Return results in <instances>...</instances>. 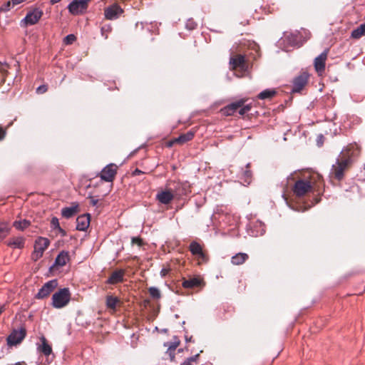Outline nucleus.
Wrapping results in <instances>:
<instances>
[{
    "instance_id": "obj_1",
    "label": "nucleus",
    "mask_w": 365,
    "mask_h": 365,
    "mask_svg": "<svg viewBox=\"0 0 365 365\" xmlns=\"http://www.w3.org/2000/svg\"><path fill=\"white\" fill-rule=\"evenodd\" d=\"M321 176L318 174L310 175L307 178L297 180L293 187V192L297 197H303L312 191L317 180H320Z\"/></svg>"
},
{
    "instance_id": "obj_2",
    "label": "nucleus",
    "mask_w": 365,
    "mask_h": 365,
    "mask_svg": "<svg viewBox=\"0 0 365 365\" xmlns=\"http://www.w3.org/2000/svg\"><path fill=\"white\" fill-rule=\"evenodd\" d=\"M246 101V98H241L224 107L221 109V112L225 115H232L239 109V114L244 115L252 108L251 104H245Z\"/></svg>"
},
{
    "instance_id": "obj_3",
    "label": "nucleus",
    "mask_w": 365,
    "mask_h": 365,
    "mask_svg": "<svg viewBox=\"0 0 365 365\" xmlns=\"http://www.w3.org/2000/svg\"><path fill=\"white\" fill-rule=\"evenodd\" d=\"M361 154V147L356 143L347 145L341 152L339 157L351 166Z\"/></svg>"
},
{
    "instance_id": "obj_4",
    "label": "nucleus",
    "mask_w": 365,
    "mask_h": 365,
    "mask_svg": "<svg viewBox=\"0 0 365 365\" xmlns=\"http://www.w3.org/2000/svg\"><path fill=\"white\" fill-rule=\"evenodd\" d=\"M168 190L173 193L175 198H180L191 192V186L188 182L169 180L167 182Z\"/></svg>"
},
{
    "instance_id": "obj_5",
    "label": "nucleus",
    "mask_w": 365,
    "mask_h": 365,
    "mask_svg": "<svg viewBox=\"0 0 365 365\" xmlns=\"http://www.w3.org/2000/svg\"><path fill=\"white\" fill-rule=\"evenodd\" d=\"M71 293L68 288L61 289L52 296V306L61 309L66 306L70 302Z\"/></svg>"
},
{
    "instance_id": "obj_6",
    "label": "nucleus",
    "mask_w": 365,
    "mask_h": 365,
    "mask_svg": "<svg viewBox=\"0 0 365 365\" xmlns=\"http://www.w3.org/2000/svg\"><path fill=\"white\" fill-rule=\"evenodd\" d=\"M351 167L345 160L341 159L339 157L336 159V163L331 167V175L336 180L340 181L344 177V173Z\"/></svg>"
},
{
    "instance_id": "obj_7",
    "label": "nucleus",
    "mask_w": 365,
    "mask_h": 365,
    "mask_svg": "<svg viewBox=\"0 0 365 365\" xmlns=\"http://www.w3.org/2000/svg\"><path fill=\"white\" fill-rule=\"evenodd\" d=\"M91 0H73L68 6V11L74 16L81 15L87 11Z\"/></svg>"
},
{
    "instance_id": "obj_8",
    "label": "nucleus",
    "mask_w": 365,
    "mask_h": 365,
    "mask_svg": "<svg viewBox=\"0 0 365 365\" xmlns=\"http://www.w3.org/2000/svg\"><path fill=\"white\" fill-rule=\"evenodd\" d=\"M50 245V241L48 239L45 237H38L34 245V250L32 253V259L34 261H37L40 259L44 252V251L48 248Z\"/></svg>"
},
{
    "instance_id": "obj_9",
    "label": "nucleus",
    "mask_w": 365,
    "mask_h": 365,
    "mask_svg": "<svg viewBox=\"0 0 365 365\" xmlns=\"http://www.w3.org/2000/svg\"><path fill=\"white\" fill-rule=\"evenodd\" d=\"M230 66L232 70H239L240 71H246L248 68L247 61L245 56L241 54L232 56L230 59Z\"/></svg>"
},
{
    "instance_id": "obj_10",
    "label": "nucleus",
    "mask_w": 365,
    "mask_h": 365,
    "mask_svg": "<svg viewBox=\"0 0 365 365\" xmlns=\"http://www.w3.org/2000/svg\"><path fill=\"white\" fill-rule=\"evenodd\" d=\"M42 15L43 11L38 9H35L28 12L25 18L21 21V26H27L36 24L40 20Z\"/></svg>"
},
{
    "instance_id": "obj_11",
    "label": "nucleus",
    "mask_w": 365,
    "mask_h": 365,
    "mask_svg": "<svg viewBox=\"0 0 365 365\" xmlns=\"http://www.w3.org/2000/svg\"><path fill=\"white\" fill-rule=\"evenodd\" d=\"M26 331L25 328H21L19 330H14L7 337V344L9 346H15L20 344L25 338Z\"/></svg>"
},
{
    "instance_id": "obj_12",
    "label": "nucleus",
    "mask_w": 365,
    "mask_h": 365,
    "mask_svg": "<svg viewBox=\"0 0 365 365\" xmlns=\"http://www.w3.org/2000/svg\"><path fill=\"white\" fill-rule=\"evenodd\" d=\"M57 280L53 279L47 282L44 285L39 289L38 292L36 295V298L38 299H44L48 297L50 294L57 287Z\"/></svg>"
},
{
    "instance_id": "obj_13",
    "label": "nucleus",
    "mask_w": 365,
    "mask_h": 365,
    "mask_svg": "<svg viewBox=\"0 0 365 365\" xmlns=\"http://www.w3.org/2000/svg\"><path fill=\"white\" fill-rule=\"evenodd\" d=\"M309 74L307 72H302L295 77L293 81V88L292 91L294 93L300 92L307 84Z\"/></svg>"
},
{
    "instance_id": "obj_14",
    "label": "nucleus",
    "mask_w": 365,
    "mask_h": 365,
    "mask_svg": "<svg viewBox=\"0 0 365 365\" xmlns=\"http://www.w3.org/2000/svg\"><path fill=\"white\" fill-rule=\"evenodd\" d=\"M117 169L115 164L110 163L106 165L101 172V178L106 182H112L117 173Z\"/></svg>"
},
{
    "instance_id": "obj_15",
    "label": "nucleus",
    "mask_w": 365,
    "mask_h": 365,
    "mask_svg": "<svg viewBox=\"0 0 365 365\" xmlns=\"http://www.w3.org/2000/svg\"><path fill=\"white\" fill-rule=\"evenodd\" d=\"M123 13V9L118 4H113L106 8L104 10L105 17L108 20L116 19Z\"/></svg>"
},
{
    "instance_id": "obj_16",
    "label": "nucleus",
    "mask_w": 365,
    "mask_h": 365,
    "mask_svg": "<svg viewBox=\"0 0 365 365\" xmlns=\"http://www.w3.org/2000/svg\"><path fill=\"white\" fill-rule=\"evenodd\" d=\"M328 56V50H325L319 56L315 58L314 66L316 71L321 74L325 71L326 61Z\"/></svg>"
},
{
    "instance_id": "obj_17",
    "label": "nucleus",
    "mask_w": 365,
    "mask_h": 365,
    "mask_svg": "<svg viewBox=\"0 0 365 365\" xmlns=\"http://www.w3.org/2000/svg\"><path fill=\"white\" fill-rule=\"evenodd\" d=\"M175 198L173 193L168 190V185H165L164 190L160 191L156 195V199L162 204L168 205Z\"/></svg>"
},
{
    "instance_id": "obj_18",
    "label": "nucleus",
    "mask_w": 365,
    "mask_h": 365,
    "mask_svg": "<svg viewBox=\"0 0 365 365\" xmlns=\"http://www.w3.org/2000/svg\"><path fill=\"white\" fill-rule=\"evenodd\" d=\"M91 222V215L89 214H83L78 216L76 219V230L79 231H86Z\"/></svg>"
},
{
    "instance_id": "obj_19",
    "label": "nucleus",
    "mask_w": 365,
    "mask_h": 365,
    "mask_svg": "<svg viewBox=\"0 0 365 365\" xmlns=\"http://www.w3.org/2000/svg\"><path fill=\"white\" fill-rule=\"evenodd\" d=\"M125 270L116 269L112 272L109 278L107 279L106 283L108 284H116L123 282L124 280Z\"/></svg>"
},
{
    "instance_id": "obj_20",
    "label": "nucleus",
    "mask_w": 365,
    "mask_h": 365,
    "mask_svg": "<svg viewBox=\"0 0 365 365\" xmlns=\"http://www.w3.org/2000/svg\"><path fill=\"white\" fill-rule=\"evenodd\" d=\"M79 205L77 202L72 203L71 207H66L61 210V215L63 217L68 219L79 212Z\"/></svg>"
},
{
    "instance_id": "obj_21",
    "label": "nucleus",
    "mask_w": 365,
    "mask_h": 365,
    "mask_svg": "<svg viewBox=\"0 0 365 365\" xmlns=\"http://www.w3.org/2000/svg\"><path fill=\"white\" fill-rule=\"evenodd\" d=\"M203 284V280L199 277H192L188 279H183L182 281V287L184 288L187 289H192L195 287H201V285Z\"/></svg>"
},
{
    "instance_id": "obj_22",
    "label": "nucleus",
    "mask_w": 365,
    "mask_h": 365,
    "mask_svg": "<svg viewBox=\"0 0 365 365\" xmlns=\"http://www.w3.org/2000/svg\"><path fill=\"white\" fill-rule=\"evenodd\" d=\"M41 344L38 346V350L45 356H49L52 353V347L48 344V340L45 336H42L40 338Z\"/></svg>"
},
{
    "instance_id": "obj_23",
    "label": "nucleus",
    "mask_w": 365,
    "mask_h": 365,
    "mask_svg": "<svg viewBox=\"0 0 365 365\" xmlns=\"http://www.w3.org/2000/svg\"><path fill=\"white\" fill-rule=\"evenodd\" d=\"M106 304L108 309L115 311L117 307L120 305V299L113 295H107L106 299Z\"/></svg>"
},
{
    "instance_id": "obj_24",
    "label": "nucleus",
    "mask_w": 365,
    "mask_h": 365,
    "mask_svg": "<svg viewBox=\"0 0 365 365\" xmlns=\"http://www.w3.org/2000/svg\"><path fill=\"white\" fill-rule=\"evenodd\" d=\"M69 259L70 257L68 252L66 251H62L56 257L54 265L58 267H63L66 264Z\"/></svg>"
},
{
    "instance_id": "obj_25",
    "label": "nucleus",
    "mask_w": 365,
    "mask_h": 365,
    "mask_svg": "<svg viewBox=\"0 0 365 365\" xmlns=\"http://www.w3.org/2000/svg\"><path fill=\"white\" fill-rule=\"evenodd\" d=\"M195 136V132L190 130L186 133L181 134L179 137L175 138V141H177V144L183 145L185 143L190 141Z\"/></svg>"
},
{
    "instance_id": "obj_26",
    "label": "nucleus",
    "mask_w": 365,
    "mask_h": 365,
    "mask_svg": "<svg viewBox=\"0 0 365 365\" xmlns=\"http://www.w3.org/2000/svg\"><path fill=\"white\" fill-rule=\"evenodd\" d=\"M25 239L22 237L11 238L7 242L8 246L21 249L24 247Z\"/></svg>"
},
{
    "instance_id": "obj_27",
    "label": "nucleus",
    "mask_w": 365,
    "mask_h": 365,
    "mask_svg": "<svg viewBox=\"0 0 365 365\" xmlns=\"http://www.w3.org/2000/svg\"><path fill=\"white\" fill-rule=\"evenodd\" d=\"M277 95V91L274 89H266L260 92L257 98L260 100H271Z\"/></svg>"
},
{
    "instance_id": "obj_28",
    "label": "nucleus",
    "mask_w": 365,
    "mask_h": 365,
    "mask_svg": "<svg viewBox=\"0 0 365 365\" xmlns=\"http://www.w3.org/2000/svg\"><path fill=\"white\" fill-rule=\"evenodd\" d=\"M249 256L246 253H237L235 256H233L231 259V262L234 265H241L247 259Z\"/></svg>"
},
{
    "instance_id": "obj_29",
    "label": "nucleus",
    "mask_w": 365,
    "mask_h": 365,
    "mask_svg": "<svg viewBox=\"0 0 365 365\" xmlns=\"http://www.w3.org/2000/svg\"><path fill=\"white\" fill-rule=\"evenodd\" d=\"M31 225V222L29 220H16L13 222V227H15L16 230L20 231H24L29 227H30Z\"/></svg>"
},
{
    "instance_id": "obj_30",
    "label": "nucleus",
    "mask_w": 365,
    "mask_h": 365,
    "mask_svg": "<svg viewBox=\"0 0 365 365\" xmlns=\"http://www.w3.org/2000/svg\"><path fill=\"white\" fill-rule=\"evenodd\" d=\"M11 227L6 222H0V242L10 233Z\"/></svg>"
},
{
    "instance_id": "obj_31",
    "label": "nucleus",
    "mask_w": 365,
    "mask_h": 365,
    "mask_svg": "<svg viewBox=\"0 0 365 365\" xmlns=\"http://www.w3.org/2000/svg\"><path fill=\"white\" fill-rule=\"evenodd\" d=\"M365 35V24L360 25L356 29L353 30L351 34V38L358 39Z\"/></svg>"
},
{
    "instance_id": "obj_32",
    "label": "nucleus",
    "mask_w": 365,
    "mask_h": 365,
    "mask_svg": "<svg viewBox=\"0 0 365 365\" xmlns=\"http://www.w3.org/2000/svg\"><path fill=\"white\" fill-rule=\"evenodd\" d=\"M189 250L193 255H198L203 252L202 246L197 242H192L190 244Z\"/></svg>"
},
{
    "instance_id": "obj_33",
    "label": "nucleus",
    "mask_w": 365,
    "mask_h": 365,
    "mask_svg": "<svg viewBox=\"0 0 365 365\" xmlns=\"http://www.w3.org/2000/svg\"><path fill=\"white\" fill-rule=\"evenodd\" d=\"M148 292L152 298L155 299H158L161 297V294L160 290L154 287H151L148 289Z\"/></svg>"
},
{
    "instance_id": "obj_34",
    "label": "nucleus",
    "mask_w": 365,
    "mask_h": 365,
    "mask_svg": "<svg viewBox=\"0 0 365 365\" xmlns=\"http://www.w3.org/2000/svg\"><path fill=\"white\" fill-rule=\"evenodd\" d=\"M111 31L112 27L110 24L105 25L101 29V35L104 36L105 38H108V35Z\"/></svg>"
},
{
    "instance_id": "obj_35",
    "label": "nucleus",
    "mask_w": 365,
    "mask_h": 365,
    "mask_svg": "<svg viewBox=\"0 0 365 365\" xmlns=\"http://www.w3.org/2000/svg\"><path fill=\"white\" fill-rule=\"evenodd\" d=\"M196 256L199 264L207 262L208 261V257L204 252H202L201 254H199L198 255Z\"/></svg>"
},
{
    "instance_id": "obj_36",
    "label": "nucleus",
    "mask_w": 365,
    "mask_h": 365,
    "mask_svg": "<svg viewBox=\"0 0 365 365\" xmlns=\"http://www.w3.org/2000/svg\"><path fill=\"white\" fill-rule=\"evenodd\" d=\"M76 40V37L73 34H69L64 38V43L67 45L72 44Z\"/></svg>"
},
{
    "instance_id": "obj_37",
    "label": "nucleus",
    "mask_w": 365,
    "mask_h": 365,
    "mask_svg": "<svg viewBox=\"0 0 365 365\" xmlns=\"http://www.w3.org/2000/svg\"><path fill=\"white\" fill-rule=\"evenodd\" d=\"M132 245H137L138 247H141L144 245L143 239L139 237H133L131 239Z\"/></svg>"
},
{
    "instance_id": "obj_38",
    "label": "nucleus",
    "mask_w": 365,
    "mask_h": 365,
    "mask_svg": "<svg viewBox=\"0 0 365 365\" xmlns=\"http://www.w3.org/2000/svg\"><path fill=\"white\" fill-rule=\"evenodd\" d=\"M196 26L197 24L192 19H188L185 24V27L189 30H193Z\"/></svg>"
},
{
    "instance_id": "obj_39",
    "label": "nucleus",
    "mask_w": 365,
    "mask_h": 365,
    "mask_svg": "<svg viewBox=\"0 0 365 365\" xmlns=\"http://www.w3.org/2000/svg\"><path fill=\"white\" fill-rule=\"evenodd\" d=\"M198 357L199 354H196L194 356L190 357L186 361H185L181 365H192V362H196Z\"/></svg>"
},
{
    "instance_id": "obj_40",
    "label": "nucleus",
    "mask_w": 365,
    "mask_h": 365,
    "mask_svg": "<svg viewBox=\"0 0 365 365\" xmlns=\"http://www.w3.org/2000/svg\"><path fill=\"white\" fill-rule=\"evenodd\" d=\"M47 90H48L47 86L42 85V86H38L36 88V93L38 94H43V93H46L47 91Z\"/></svg>"
},
{
    "instance_id": "obj_41",
    "label": "nucleus",
    "mask_w": 365,
    "mask_h": 365,
    "mask_svg": "<svg viewBox=\"0 0 365 365\" xmlns=\"http://www.w3.org/2000/svg\"><path fill=\"white\" fill-rule=\"evenodd\" d=\"M51 223V225L55 229H60V225H59L58 219L57 217H53Z\"/></svg>"
},
{
    "instance_id": "obj_42",
    "label": "nucleus",
    "mask_w": 365,
    "mask_h": 365,
    "mask_svg": "<svg viewBox=\"0 0 365 365\" xmlns=\"http://www.w3.org/2000/svg\"><path fill=\"white\" fill-rule=\"evenodd\" d=\"M11 4H12L11 1L6 2L0 8V10L1 11H7L10 10Z\"/></svg>"
},
{
    "instance_id": "obj_43",
    "label": "nucleus",
    "mask_w": 365,
    "mask_h": 365,
    "mask_svg": "<svg viewBox=\"0 0 365 365\" xmlns=\"http://www.w3.org/2000/svg\"><path fill=\"white\" fill-rule=\"evenodd\" d=\"M6 135V129L0 125V141L3 140Z\"/></svg>"
},
{
    "instance_id": "obj_44",
    "label": "nucleus",
    "mask_w": 365,
    "mask_h": 365,
    "mask_svg": "<svg viewBox=\"0 0 365 365\" xmlns=\"http://www.w3.org/2000/svg\"><path fill=\"white\" fill-rule=\"evenodd\" d=\"M90 204L92 205L93 206H96L98 202V200L95 198L94 197H90Z\"/></svg>"
},
{
    "instance_id": "obj_45",
    "label": "nucleus",
    "mask_w": 365,
    "mask_h": 365,
    "mask_svg": "<svg viewBox=\"0 0 365 365\" xmlns=\"http://www.w3.org/2000/svg\"><path fill=\"white\" fill-rule=\"evenodd\" d=\"M174 144H177V141H175V138L171 140H169L166 143V146L168 148H171Z\"/></svg>"
},
{
    "instance_id": "obj_46",
    "label": "nucleus",
    "mask_w": 365,
    "mask_h": 365,
    "mask_svg": "<svg viewBox=\"0 0 365 365\" xmlns=\"http://www.w3.org/2000/svg\"><path fill=\"white\" fill-rule=\"evenodd\" d=\"M169 272V269H165V268H163L161 271H160V274L162 277H165Z\"/></svg>"
},
{
    "instance_id": "obj_47",
    "label": "nucleus",
    "mask_w": 365,
    "mask_h": 365,
    "mask_svg": "<svg viewBox=\"0 0 365 365\" xmlns=\"http://www.w3.org/2000/svg\"><path fill=\"white\" fill-rule=\"evenodd\" d=\"M26 0H11V3H12V5L13 6H16L24 1H25Z\"/></svg>"
},
{
    "instance_id": "obj_48",
    "label": "nucleus",
    "mask_w": 365,
    "mask_h": 365,
    "mask_svg": "<svg viewBox=\"0 0 365 365\" xmlns=\"http://www.w3.org/2000/svg\"><path fill=\"white\" fill-rule=\"evenodd\" d=\"M143 173L141 170H140L139 169L136 168L133 173V175H140Z\"/></svg>"
},
{
    "instance_id": "obj_49",
    "label": "nucleus",
    "mask_w": 365,
    "mask_h": 365,
    "mask_svg": "<svg viewBox=\"0 0 365 365\" xmlns=\"http://www.w3.org/2000/svg\"><path fill=\"white\" fill-rule=\"evenodd\" d=\"M60 232V233L62 235V236H65L66 235V232L64 230H63L61 227L60 229H58Z\"/></svg>"
},
{
    "instance_id": "obj_50",
    "label": "nucleus",
    "mask_w": 365,
    "mask_h": 365,
    "mask_svg": "<svg viewBox=\"0 0 365 365\" xmlns=\"http://www.w3.org/2000/svg\"><path fill=\"white\" fill-rule=\"evenodd\" d=\"M5 310V306L4 305H0V315L1 313Z\"/></svg>"
},
{
    "instance_id": "obj_51",
    "label": "nucleus",
    "mask_w": 365,
    "mask_h": 365,
    "mask_svg": "<svg viewBox=\"0 0 365 365\" xmlns=\"http://www.w3.org/2000/svg\"><path fill=\"white\" fill-rule=\"evenodd\" d=\"M61 0H51V4H55L56 3H58L60 2Z\"/></svg>"
},
{
    "instance_id": "obj_52",
    "label": "nucleus",
    "mask_w": 365,
    "mask_h": 365,
    "mask_svg": "<svg viewBox=\"0 0 365 365\" xmlns=\"http://www.w3.org/2000/svg\"><path fill=\"white\" fill-rule=\"evenodd\" d=\"M144 303H145V306H146V304H148L149 303V301L148 300H145Z\"/></svg>"
},
{
    "instance_id": "obj_53",
    "label": "nucleus",
    "mask_w": 365,
    "mask_h": 365,
    "mask_svg": "<svg viewBox=\"0 0 365 365\" xmlns=\"http://www.w3.org/2000/svg\"><path fill=\"white\" fill-rule=\"evenodd\" d=\"M178 344L174 345L173 346H170V348L175 349L178 346Z\"/></svg>"
}]
</instances>
